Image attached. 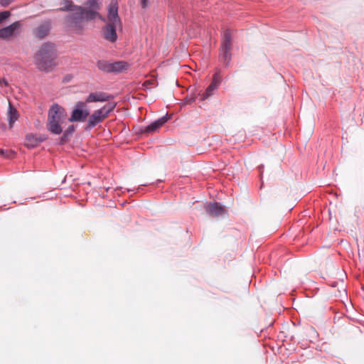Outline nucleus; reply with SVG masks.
<instances>
[{
	"instance_id": "39448f33",
	"label": "nucleus",
	"mask_w": 364,
	"mask_h": 364,
	"mask_svg": "<svg viewBox=\"0 0 364 364\" xmlns=\"http://www.w3.org/2000/svg\"><path fill=\"white\" fill-rule=\"evenodd\" d=\"M114 107L115 104L108 103L100 109L94 111L92 114L89 116L86 129L90 130L102 122L108 117L109 114L114 110Z\"/></svg>"
},
{
	"instance_id": "9d476101",
	"label": "nucleus",
	"mask_w": 364,
	"mask_h": 364,
	"mask_svg": "<svg viewBox=\"0 0 364 364\" xmlns=\"http://www.w3.org/2000/svg\"><path fill=\"white\" fill-rule=\"evenodd\" d=\"M114 97L111 95L107 94L103 92H96L90 93L86 98L85 103H91L96 102H107L113 99Z\"/></svg>"
},
{
	"instance_id": "ddd939ff",
	"label": "nucleus",
	"mask_w": 364,
	"mask_h": 364,
	"mask_svg": "<svg viewBox=\"0 0 364 364\" xmlns=\"http://www.w3.org/2000/svg\"><path fill=\"white\" fill-rule=\"evenodd\" d=\"M44 139L38 138L33 134H27L25 139V145L28 148H34L42 142Z\"/></svg>"
},
{
	"instance_id": "f3484780",
	"label": "nucleus",
	"mask_w": 364,
	"mask_h": 364,
	"mask_svg": "<svg viewBox=\"0 0 364 364\" xmlns=\"http://www.w3.org/2000/svg\"><path fill=\"white\" fill-rule=\"evenodd\" d=\"M158 128H159V119H156L154 122H152L151 124L148 125L144 129V132L150 133V132H152L156 130Z\"/></svg>"
},
{
	"instance_id": "6ab92c4d",
	"label": "nucleus",
	"mask_w": 364,
	"mask_h": 364,
	"mask_svg": "<svg viewBox=\"0 0 364 364\" xmlns=\"http://www.w3.org/2000/svg\"><path fill=\"white\" fill-rule=\"evenodd\" d=\"M154 0H139V3L142 9H145L149 7Z\"/></svg>"
},
{
	"instance_id": "bb28decb",
	"label": "nucleus",
	"mask_w": 364,
	"mask_h": 364,
	"mask_svg": "<svg viewBox=\"0 0 364 364\" xmlns=\"http://www.w3.org/2000/svg\"><path fill=\"white\" fill-rule=\"evenodd\" d=\"M3 83H4L5 85H6V82L5 80L3 81Z\"/></svg>"
},
{
	"instance_id": "a211bd4d",
	"label": "nucleus",
	"mask_w": 364,
	"mask_h": 364,
	"mask_svg": "<svg viewBox=\"0 0 364 364\" xmlns=\"http://www.w3.org/2000/svg\"><path fill=\"white\" fill-rule=\"evenodd\" d=\"M86 5L92 9H98V0H88L86 3Z\"/></svg>"
},
{
	"instance_id": "20e7f679",
	"label": "nucleus",
	"mask_w": 364,
	"mask_h": 364,
	"mask_svg": "<svg viewBox=\"0 0 364 364\" xmlns=\"http://www.w3.org/2000/svg\"><path fill=\"white\" fill-rule=\"evenodd\" d=\"M67 118V114L65 109L58 104L53 105L48 115V124L47 128L48 131L54 134H60L62 133L63 129L61 124Z\"/></svg>"
},
{
	"instance_id": "2eb2a0df",
	"label": "nucleus",
	"mask_w": 364,
	"mask_h": 364,
	"mask_svg": "<svg viewBox=\"0 0 364 364\" xmlns=\"http://www.w3.org/2000/svg\"><path fill=\"white\" fill-rule=\"evenodd\" d=\"M129 68V64L125 61H117L112 63L111 73H121L127 70Z\"/></svg>"
},
{
	"instance_id": "a878e982",
	"label": "nucleus",
	"mask_w": 364,
	"mask_h": 364,
	"mask_svg": "<svg viewBox=\"0 0 364 364\" xmlns=\"http://www.w3.org/2000/svg\"><path fill=\"white\" fill-rule=\"evenodd\" d=\"M5 151L3 150V149H0V155H4L5 154Z\"/></svg>"
},
{
	"instance_id": "b1692460",
	"label": "nucleus",
	"mask_w": 364,
	"mask_h": 364,
	"mask_svg": "<svg viewBox=\"0 0 364 364\" xmlns=\"http://www.w3.org/2000/svg\"><path fill=\"white\" fill-rule=\"evenodd\" d=\"M149 85H155V82L152 83V82H151L149 80H146V81L144 82V85L146 87H147V88L149 87L148 86H149Z\"/></svg>"
},
{
	"instance_id": "1a4fd4ad",
	"label": "nucleus",
	"mask_w": 364,
	"mask_h": 364,
	"mask_svg": "<svg viewBox=\"0 0 364 364\" xmlns=\"http://www.w3.org/2000/svg\"><path fill=\"white\" fill-rule=\"evenodd\" d=\"M220 84V77L218 73H215L213 77V80L210 85L207 87L205 91L201 95L200 100H205L209 97L213 95L215 90H216Z\"/></svg>"
},
{
	"instance_id": "4be33fe9",
	"label": "nucleus",
	"mask_w": 364,
	"mask_h": 364,
	"mask_svg": "<svg viewBox=\"0 0 364 364\" xmlns=\"http://www.w3.org/2000/svg\"><path fill=\"white\" fill-rule=\"evenodd\" d=\"M169 119V117L166 115V116H163V117H161V126L166 123V122H168V120Z\"/></svg>"
},
{
	"instance_id": "aec40b11",
	"label": "nucleus",
	"mask_w": 364,
	"mask_h": 364,
	"mask_svg": "<svg viewBox=\"0 0 364 364\" xmlns=\"http://www.w3.org/2000/svg\"><path fill=\"white\" fill-rule=\"evenodd\" d=\"M10 15H11V13L9 11H5L0 12V23L3 21H4L7 18H9Z\"/></svg>"
},
{
	"instance_id": "0eeeda50",
	"label": "nucleus",
	"mask_w": 364,
	"mask_h": 364,
	"mask_svg": "<svg viewBox=\"0 0 364 364\" xmlns=\"http://www.w3.org/2000/svg\"><path fill=\"white\" fill-rule=\"evenodd\" d=\"M90 115V112L86 109V103L79 101L75 104L69 121L72 122H84Z\"/></svg>"
},
{
	"instance_id": "5701e85b",
	"label": "nucleus",
	"mask_w": 364,
	"mask_h": 364,
	"mask_svg": "<svg viewBox=\"0 0 364 364\" xmlns=\"http://www.w3.org/2000/svg\"><path fill=\"white\" fill-rule=\"evenodd\" d=\"M11 2V0H1V4L4 6L9 5Z\"/></svg>"
},
{
	"instance_id": "412c9836",
	"label": "nucleus",
	"mask_w": 364,
	"mask_h": 364,
	"mask_svg": "<svg viewBox=\"0 0 364 364\" xmlns=\"http://www.w3.org/2000/svg\"><path fill=\"white\" fill-rule=\"evenodd\" d=\"M75 127L74 125H70L63 134V138L68 136L69 134L75 132Z\"/></svg>"
},
{
	"instance_id": "f8f14e48",
	"label": "nucleus",
	"mask_w": 364,
	"mask_h": 364,
	"mask_svg": "<svg viewBox=\"0 0 364 364\" xmlns=\"http://www.w3.org/2000/svg\"><path fill=\"white\" fill-rule=\"evenodd\" d=\"M50 29V25L49 22H45L40 25L35 31V35L38 38L41 39L46 37Z\"/></svg>"
},
{
	"instance_id": "423d86ee",
	"label": "nucleus",
	"mask_w": 364,
	"mask_h": 364,
	"mask_svg": "<svg viewBox=\"0 0 364 364\" xmlns=\"http://www.w3.org/2000/svg\"><path fill=\"white\" fill-rule=\"evenodd\" d=\"M232 42L230 31L227 30L223 33V41L220 50V59L228 64L231 58Z\"/></svg>"
},
{
	"instance_id": "f257e3e1",
	"label": "nucleus",
	"mask_w": 364,
	"mask_h": 364,
	"mask_svg": "<svg viewBox=\"0 0 364 364\" xmlns=\"http://www.w3.org/2000/svg\"><path fill=\"white\" fill-rule=\"evenodd\" d=\"M64 6L60 8V11H71L72 14L67 16V22L70 24V28L76 33L81 34L84 28L85 21L92 20L99 18L102 21L105 19L96 11L87 10L81 6H76L71 1H65Z\"/></svg>"
},
{
	"instance_id": "4468645a",
	"label": "nucleus",
	"mask_w": 364,
	"mask_h": 364,
	"mask_svg": "<svg viewBox=\"0 0 364 364\" xmlns=\"http://www.w3.org/2000/svg\"><path fill=\"white\" fill-rule=\"evenodd\" d=\"M19 114L17 109L14 107L9 102V111H8V119L9 124L11 127H13V124L17 121L18 119Z\"/></svg>"
},
{
	"instance_id": "7ed1b4c3",
	"label": "nucleus",
	"mask_w": 364,
	"mask_h": 364,
	"mask_svg": "<svg viewBox=\"0 0 364 364\" xmlns=\"http://www.w3.org/2000/svg\"><path fill=\"white\" fill-rule=\"evenodd\" d=\"M56 50L55 46L50 43H44L35 55L37 67L41 70L49 71L56 65Z\"/></svg>"
},
{
	"instance_id": "dca6fc26",
	"label": "nucleus",
	"mask_w": 364,
	"mask_h": 364,
	"mask_svg": "<svg viewBox=\"0 0 364 364\" xmlns=\"http://www.w3.org/2000/svg\"><path fill=\"white\" fill-rule=\"evenodd\" d=\"M112 63L106 60H99L97 63V68L105 72L111 73Z\"/></svg>"
},
{
	"instance_id": "393cba45",
	"label": "nucleus",
	"mask_w": 364,
	"mask_h": 364,
	"mask_svg": "<svg viewBox=\"0 0 364 364\" xmlns=\"http://www.w3.org/2000/svg\"><path fill=\"white\" fill-rule=\"evenodd\" d=\"M186 100L188 101V103H191L195 100V97H192L190 100L187 98Z\"/></svg>"
},
{
	"instance_id": "9b49d317",
	"label": "nucleus",
	"mask_w": 364,
	"mask_h": 364,
	"mask_svg": "<svg viewBox=\"0 0 364 364\" xmlns=\"http://www.w3.org/2000/svg\"><path fill=\"white\" fill-rule=\"evenodd\" d=\"M20 21H16L9 26L0 29V38L3 39L11 37L15 31L20 27Z\"/></svg>"
},
{
	"instance_id": "cd10ccee",
	"label": "nucleus",
	"mask_w": 364,
	"mask_h": 364,
	"mask_svg": "<svg viewBox=\"0 0 364 364\" xmlns=\"http://www.w3.org/2000/svg\"><path fill=\"white\" fill-rule=\"evenodd\" d=\"M3 83H4L5 85H6V82L5 80L3 81Z\"/></svg>"
},
{
	"instance_id": "f03ea898",
	"label": "nucleus",
	"mask_w": 364,
	"mask_h": 364,
	"mask_svg": "<svg viewBox=\"0 0 364 364\" xmlns=\"http://www.w3.org/2000/svg\"><path fill=\"white\" fill-rule=\"evenodd\" d=\"M107 12L108 23L103 28V36L107 41L114 43L117 38L116 29L122 26V22L118 15V3L117 0L111 1Z\"/></svg>"
},
{
	"instance_id": "6e6552de",
	"label": "nucleus",
	"mask_w": 364,
	"mask_h": 364,
	"mask_svg": "<svg viewBox=\"0 0 364 364\" xmlns=\"http://www.w3.org/2000/svg\"><path fill=\"white\" fill-rule=\"evenodd\" d=\"M205 209L206 213L212 217L224 216L227 214L225 208L217 202L207 204Z\"/></svg>"
}]
</instances>
